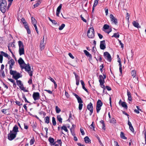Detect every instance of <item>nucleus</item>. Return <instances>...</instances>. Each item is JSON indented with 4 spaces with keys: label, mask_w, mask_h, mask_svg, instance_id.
Instances as JSON below:
<instances>
[{
    "label": "nucleus",
    "mask_w": 146,
    "mask_h": 146,
    "mask_svg": "<svg viewBox=\"0 0 146 146\" xmlns=\"http://www.w3.org/2000/svg\"><path fill=\"white\" fill-rule=\"evenodd\" d=\"M84 52L86 55L90 59H92V56L89 52L86 50H84Z\"/></svg>",
    "instance_id": "obj_19"
},
{
    "label": "nucleus",
    "mask_w": 146,
    "mask_h": 146,
    "mask_svg": "<svg viewBox=\"0 0 146 146\" xmlns=\"http://www.w3.org/2000/svg\"><path fill=\"white\" fill-rule=\"evenodd\" d=\"M11 131L14 133H17L19 131L18 130V127L17 125H15L13 127V129Z\"/></svg>",
    "instance_id": "obj_18"
},
{
    "label": "nucleus",
    "mask_w": 146,
    "mask_h": 146,
    "mask_svg": "<svg viewBox=\"0 0 146 146\" xmlns=\"http://www.w3.org/2000/svg\"><path fill=\"white\" fill-rule=\"evenodd\" d=\"M8 47L10 48L12 47L13 48H15V42H13L10 43L8 45Z\"/></svg>",
    "instance_id": "obj_24"
},
{
    "label": "nucleus",
    "mask_w": 146,
    "mask_h": 146,
    "mask_svg": "<svg viewBox=\"0 0 146 146\" xmlns=\"http://www.w3.org/2000/svg\"><path fill=\"white\" fill-rule=\"evenodd\" d=\"M41 3V0H39L37 1L36 4L34 5V6L35 8L36 7H38Z\"/></svg>",
    "instance_id": "obj_27"
},
{
    "label": "nucleus",
    "mask_w": 146,
    "mask_h": 146,
    "mask_svg": "<svg viewBox=\"0 0 146 146\" xmlns=\"http://www.w3.org/2000/svg\"><path fill=\"white\" fill-rule=\"evenodd\" d=\"M94 122H92V124L90 125V127L91 129H93V130H94V127L93 125Z\"/></svg>",
    "instance_id": "obj_52"
},
{
    "label": "nucleus",
    "mask_w": 146,
    "mask_h": 146,
    "mask_svg": "<svg viewBox=\"0 0 146 146\" xmlns=\"http://www.w3.org/2000/svg\"><path fill=\"white\" fill-rule=\"evenodd\" d=\"M0 53L2 54L3 56L5 57L8 58L9 57V55L7 53H5L3 51H1Z\"/></svg>",
    "instance_id": "obj_29"
},
{
    "label": "nucleus",
    "mask_w": 146,
    "mask_h": 146,
    "mask_svg": "<svg viewBox=\"0 0 146 146\" xmlns=\"http://www.w3.org/2000/svg\"><path fill=\"white\" fill-rule=\"evenodd\" d=\"M62 4H60L57 9L56 11V15L58 17L59 16V14L60 13V11L62 8Z\"/></svg>",
    "instance_id": "obj_17"
},
{
    "label": "nucleus",
    "mask_w": 146,
    "mask_h": 146,
    "mask_svg": "<svg viewBox=\"0 0 146 146\" xmlns=\"http://www.w3.org/2000/svg\"><path fill=\"white\" fill-rule=\"evenodd\" d=\"M16 82L17 85L21 90H23L25 92H27V90L25 89L23 84L22 83V82L21 80H17Z\"/></svg>",
    "instance_id": "obj_8"
},
{
    "label": "nucleus",
    "mask_w": 146,
    "mask_h": 146,
    "mask_svg": "<svg viewBox=\"0 0 146 146\" xmlns=\"http://www.w3.org/2000/svg\"><path fill=\"white\" fill-rule=\"evenodd\" d=\"M118 62L119 63V71H120V72L121 73V74L122 73V65H121V63L120 60V59L119 60H118Z\"/></svg>",
    "instance_id": "obj_25"
},
{
    "label": "nucleus",
    "mask_w": 146,
    "mask_h": 146,
    "mask_svg": "<svg viewBox=\"0 0 146 146\" xmlns=\"http://www.w3.org/2000/svg\"><path fill=\"white\" fill-rule=\"evenodd\" d=\"M57 120H58L60 123H62V119L60 115H58L57 117Z\"/></svg>",
    "instance_id": "obj_31"
},
{
    "label": "nucleus",
    "mask_w": 146,
    "mask_h": 146,
    "mask_svg": "<svg viewBox=\"0 0 146 146\" xmlns=\"http://www.w3.org/2000/svg\"><path fill=\"white\" fill-rule=\"evenodd\" d=\"M99 0H95L94 2L93 5L94 7H96L98 3V1Z\"/></svg>",
    "instance_id": "obj_42"
},
{
    "label": "nucleus",
    "mask_w": 146,
    "mask_h": 146,
    "mask_svg": "<svg viewBox=\"0 0 146 146\" xmlns=\"http://www.w3.org/2000/svg\"><path fill=\"white\" fill-rule=\"evenodd\" d=\"M40 47L41 50H43L44 48V44H40Z\"/></svg>",
    "instance_id": "obj_54"
},
{
    "label": "nucleus",
    "mask_w": 146,
    "mask_h": 146,
    "mask_svg": "<svg viewBox=\"0 0 146 146\" xmlns=\"http://www.w3.org/2000/svg\"><path fill=\"white\" fill-rule=\"evenodd\" d=\"M120 137H121L123 139H126L127 138L125 136L124 133L122 132H121L120 133Z\"/></svg>",
    "instance_id": "obj_33"
},
{
    "label": "nucleus",
    "mask_w": 146,
    "mask_h": 146,
    "mask_svg": "<svg viewBox=\"0 0 146 146\" xmlns=\"http://www.w3.org/2000/svg\"><path fill=\"white\" fill-rule=\"evenodd\" d=\"M77 100H78V102L80 103H83V101L81 99V98L79 97L77 99Z\"/></svg>",
    "instance_id": "obj_44"
},
{
    "label": "nucleus",
    "mask_w": 146,
    "mask_h": 146,
    "mask_svg": "<svg viewBox=\"0 0 146 146\" xmlns=\"http://www.w3.org/2000/svg\"><path fill=\"white\" fill-rule=\"evenodd\" d=\"M100 49L102 50H104L106 48V44L105 40L100 41Z\"/></svg>",
    "instance_id": "obj_15"
},
{
    "label": "nucleus",
    "mask_w": 146,
    "mask_h": 146,
    "mask_svg": "<svg viewBox=\"0 0 146 146\" xmlns=\"http://www.w3.org/2000/svg\"><path fill=\"white\" fill-rule=\"evenodd\" d=\"M104 83H105V82H103V83H102H102L100 84V85L101 86V87L103 89H105V86L104 85Z\"/></svg>",
    "instance_id": "obj_56"
},
{
    "label": "nucleus",
    "mask_w": 146,
    "mask_h": 146,
    "mask_svg": "<svg viewBox=\"0 0 146 146\" xmlns=\"http://www.w3.org/2000/svg\"><path fill=\"white\" fill-rule=\"evenodd\" d=\"M3 60V56L2 54H0V62L1 63H2Z\"/></svg>",
    "instance_id": "obj_51"
},
{
    "label": "nucleus",
    "mask_w": 146,
    "mask_h": 146,
    "mask_svg": "<svg viewBox=\"0 0 146 146\" xmlns=\"http://www.w3.org/2000/svg\"><path fill=\"white\" fill-rule=\"evenodd\" d=\"M110 122L115 123H116V120L114 118H112L111 119L110 121Z\"/></svg>",
    "instance_id": "obj_45"
},
{
    "label": "nucleus",
    "mask_w": 146,
    "mask_h": 146,
    "mask_svg": "<svg viewBox=\"0 0 146 146\" xmlns=\"http://www.w3.org/2000/svg\"><path fill=\"white\" fill-rule=\"evenodd\" d=\"M25 28L27 30V33L28 34H29L31 33V31L29 28L28 26L27 25H25Z\"/></svg>",
    "instance_id": "obj_28"
},
{
    "label": "nucleus",
    "mask_w": 146,
    "mask_h": 146,
    "mask_svg": "<svg viewBox=\"0 0 146 146\" xmlns=\"http://www.w3.org/2000/svg\"><path fill=\"white\" fill-rule=\"evenodd\" d=\"M33 97L35 101L39 100L40 98L39 93L38 92H34L33 95Z\"/></svg>",
    "instance_id": "obj_11"
},
{
    "label": "nucleus",
    "mask_w": 146,
    "mask_h": 146,
    "mask_svg": "<svg viewBox=\"0 0 146 146\" xmlns=\"http://www.w3.org/2000/svg\"><path fill=\"white\" fill-rule=\"evenodd\" d=\"M82 87L83 89H84L86 92H88V90L85 87V85L82 86Z\"/></svg>",
    "instance_id": "obj_64"
},
{
    "label": "nucleus",
    "mask_w": 146,
    "mask_h": 146,
    "mask_svg": "<svg viewBox=\"0 0 146 146\" xmlns=\"http://www.w3.org/2000/svg\"><path fill=\"white\" fill-rule=\"evenodd\" d=\"M48 141L51 144V145H54V140L52 138L50 137H49L48 139Z\"/></svg>",
    "instance_id": "obj_21"
},
{
    "label": "nucleus",
    "mask_w": 146,
    "mask_h": 146,
    "mask_svg": "<svg viewBox=\"0 0 146 146\" xmlns=\"http://www.w3.org/2000/svg\"><path fill=\"white\" fill-rule=\"evenodd\" d=\"M65 26V25L64 24H62L59 28V29L60 30H62L63 29Z\"/></svg>",
    "instance_id": "obj_39"
},
{
    "label": "nucleus",
    "mask_w": 146,
    "mask_h": 146,
    "mask_svg": "<svg viewBox=\"0 0 146 146\" xmlns=\"http://www.w3.org/2000/svg\"><path fill=\"white\" fill-rule=\"evenodd\" d=\"M10 74L12 76V77L15 80H18L17 79L20 78L22 77V76L20 73L17 72L15 70H10Z\"/></svg>",
    "instance_id": "obj_2"
},
{
    "label": "nucleus",
    "mask_w": 146,
    "mask_h": 146,
    "mask_svg": "<svg viewBox=\"0 0 146 146\" xmlns=\"http://www.w3.org/2000/svg\"><path fill=\"white\" fill-rule=\"evenodd\" d=\"M8 48L9 50V51L11 52V53L12 54V56L14 57H15V56L14 55V54L13 53V52L12 51V50L10 48L8 47Z\"/></svg>",
    "instance_id": "obj_49"
},
{
    "label": "nucleus",
    "mask_w": 146,
    "mask_h": 146,
    "mask_svg": "<svg viewBox=\"0 0 146 146\" xmlns=\"http://www.w3.org/2000/svg\"><path fill=\"white\" fill-rule=\"evenodd\" d=\"M45 122L47 124L49 123V118L48 116L46 117L44 119Z\"/></svg>",
    "instance_id": "obj_30"
},
{
    "label": "nucleus",
    "mask_w": 146,
    "mask_h": 146,
    "mask_svg": "<svg viewBox=\"0 0 146 146\" xmlns=\"http://www.w3.org/2000/svg\"><path fill=\"white\" fill-rule=\"evenodd\" d=\"M19 47V53L20 56L25 54V50L24 44L23 42L21 41L18 42Z\"/></svg>",
    "instance_id": "obj_3"
},
{
    "label": "nucleus",
    "mask_w": 146,
    "mask_h": 146,
    "mask_svg": "<svg viewBox=\"0 0 146 146\" xmlns=\"http://www.w3.org/2000/svg\"><path fill=\"white\" fill-rule=\"evenodd\" d=\"M17 134L13 132L11 130L10 131L8 135V139L10 141L13 140L16 137Z\"/></svg>",
    "instance_id": "obj_6"
},
{
    "label": "nucleus",
    "mask_w": 146,
    "mask_h": 146,
    "mask_svg": "<svg viewBox=\"0 0 146 146\" xmlns=\"http://www.w3.org/2000/svg\"><path fill=\"white\" fill-rule=\"evenodd\" d=\"M133 25L135 27L137 28H140V26L139 25V24L135 21H134L133 22Z\"/></svg>",
    "instance_id": "obj_23"
},
{
    "label": "nucleus",
    "mask_w": 146,
    "mask_h": 146,
    "mask_svg": "<svg viewBox=\"0 0 146 146\" xmlns=\"http://www.w3.org/2000/svg\"><path fill=\"white\" fill-rule=\"evenodd\" d=\"M15 103L17 104L19 106H20L21 105H22V104L20 102L16 101L15 102Z\"/></svg>",
    "instance_id": "obj_53"
},
{
    "label": "nucleus",
    "mask_w": 146,
    "mask_h": 146,
    "mask_svg": "<svg viewBox=\"0 0 146 146\" xmlns=\"http://www.w3.org/2000/svg\"><path fill=\"white\" fill-rule=\"evenodd\" d=\"M80 17L81 20H82L84 22H85V23L87 22L86 20L84 18V17L82 16V15H80Z\"/></svg>",
    "instance_id": "obj_50"
},
{
    "label": "nucleus",
    "mask_w": 146,
    "mask_h": 146,
    "mask_svg": "<svg viewBox=\"0 0 146 146\" xmlns=\"http://www.w3.org/2000/svg\"><path fill=\"white\" fill-rule=\"evenodd\" d=\"M129 15L128 13H127L126 16V19L128 21L129 20Z\"/></svg>",
    "instance_id": "obj_58"
},
{
    "label": "nucleus",
    "mask_w": 146,
    "mask_h": 146,
    "mask_svg": "<svg viewBox=\"0 0 146 146\" xmlns=\"http://www.w3.org/2000/svg\"><path fill=\"white\" fill-rule=\"evenodd\" d=\"M104 56L107 60L110 62L111 60V57L110 54L107 52H106L104 53Z\"/></svg>",
    "instance_id": "obj_9"
},
{
    "label": "nucleus",
    "mask_w": 146,
    "mask_h": 146,
    "mask_svg": "<svg viewBox=\"0 0 146 146\" xmlns=\"http://www.w3.org/2000/svg\"><path fill=\"white\" fill-rule=\"evenodd\" d=\"M87 109L90 111V115H91L93 111V107L92 104L91 102H90L87 106Z\"/></svg>",
    "instance_id": "obj_10"
},
{
    "label": "nucleus",
    "mask_w": 146,
    "mask_h": 146,
    "mask_svg": "<svg viewBox=\"0 0 146 146\" xmlns=\"http://www.w3.org/2000/svg\"><path fill=\"white\" fill-rule=\"evenodd\" d=\"M18 62L20 65L21 68L22 67L23 65L25 64V63L24 61L21 57L18 60Z\"/></svg>",
    "instance_id": "obj_16"
},
{
    "label": "nucleus",
    "mask_w": 146,
    "mask_h": 146,
    "mask_svg": "<svg viewBox=\"0 0 146 146\" xmlns=\"http://www.w3.org/2000/svg\"><path fill=\"white\" fill-rule=\"evenodd\" d=\"M80 132H81V133L82 134V135H84V134H85V133H84V132L83 129H81V128L80 129Z\"/></svg>",
    "instance_id": "obj_63"
},
{
    "label": "nucleus",
    "mask_w": 146,
    "mask_h": 146,
    "mask_svg": "<svg viewBox=\"0 0 146 146\" xmlns=\"http://www.w3.org/2000/svg\"><path fill=\"white\" fill-rule=\"evenodd\" d=\"M31 21L33 25L35 24H36V21L34 17H31Z\"/></svg>",
    "instance_id": "obj_32"
},
{
    "label": "nucleus",
    "mask_w": 146,
    "mask_h": 146,
    "mask_svg": "<svg viewBox=\"0 0 146 146\" xmlns=\"http://www.w3.org/2000/svg\"><path fill=\"white\" fill-rule=\"evenodd\" d=\"M87 36L90 38H93L94 36V28H90L87 32Z\"/></svg>",
    "instance_id": "obj_5"
},
{
    "label": "nucleus",
    "mask_w": 146,
    "mask_h": 146,
    "mask_svg": "<svg viewBox=\"0 0 146 146\" xmlns=\"http://www.w3.org/2000/svg\"><path fill=\"white\" fill-rule=\"evenodd\" d=\"M119 35L118 33H115L114 34L112 37H114L116 38H118L119 37Z\"/></svg>",
    "instance_id": "obj_37"
},
{
    "label": "nucleus",
    "mask_w": 146,
    "mask_h": 146,
    "mask_svg": "<svg viewBox=\"0 0 146 146\" xmlns=\"http://www.w3.org/2000/svg\"><path fill=\"white\" fill-rule=\"evenodd\" d=\"M109 26L107 24H105L103 26V28L105 30L108 29L109 28Z\"/></svg>",
    "instance_id": "obj_41"
},
{
    "label": "nucleus",
    "mask_w": 146,
    "mask_h": 146,
    "mask_svg": "<svg viewBox=\"0 0 146 146\" xmlns=\"http://www.w3.org/2000/svg\"><path fill=\"white\" fill-rule=\"evenodd\" d=\"M131 74L132 76H133V78H135L136 75V72L135 70H132L131 72Z\"/></svg>",
    "instance_id": "obj_34"
},
{
    "label": "nucleus",
    "mask_w": 146,
    "mask_h": 146,
    "mask_svg": "<svg viewBox=\"0 0 146 146\" xmlns=\"http://www.w3.org/2000/svg\"><path fill=\"white\" fill-rule=\"evenodd\" d=\"M121 105L123 107L125 108V109H127V106L125 102H122L121 104Z\"/></svg>",
    "instance_id": "obj_26"
},
{
    "label": "nucleus",
    "mask_w": 146,
    "mask_h": 146,
    "mask_svg": "<svg viewBox=\"0 0 146 146\" xmlns=\"http://www.w3.org/2000/svg\"><path fill=\"white\" fill-rule=\"evenodd\" d=\"M21 69H25L26 71L28 72V73L30 76H31L33 75L32 71L31 70L30 66L29 65H27L25 64L21 68Z\"/></svg>",
    "instance_id": "obj_4"
},
{
    "label": "nucleus",
    "mask_w": 146,
    "mask_h": 146,
    "mask_svg": "<svg viewBox=\"0 0 146 146\" xmlns=\"http://www.w3.org/2000/svg\"><path fill=\"white\" fill-rule=\"evenodd\" d=\"M36 24H35L34 25H34V27L35 28V30L36 31L37 33H38V29H37V26H36Z\"/></svg>",
    "instance_id": "obj_59"
},
{
    "label": "nucleus",
    "mask_w": 146,
    "mask_h": 146,
    "mask_svg": "<svg viewBox=\"0 0 146 146\" xmlns=\"http://www.w3.org/2000/svg\"><path fill=\"white\" fill-rule=\"evenodd\" d=\"M7 2L5 0H1L0 3V9L3 13L5 12L7 8Z\"/></svg>",
    "instance_id": "obj_1"
},
{
    "label": "nucleus",
    "mask_w": 146,
    "mask_h": 146,
    "mask_svg": "<svg viewBox=\"0 0 146 146\" xmlns=\"http://www.w3.org/2000/svg\"><path fill=\"white\" fill-rule=\"evenodd\" d=\"M103 105L102 102V101L99 100L97 103L96 110L97 113H98L101 109V107Z\"/></svg>",
    "instance_id": "obj_7"
},
{
    "label": "nucleus",
    "mask_w": 146,
    "mask_h": 146,
    "mask_svg": "<svg viewBox=\"0 0 146 146\" xmlns=\"http://www.w3.org/2000/svg\"><path fill=\"white\" fill-rule=\"evenodd\" d=\"M118 41L119 42V43L120 45L121 46V48L123 49L124 47V44L121 42V40H118Z\"/></svg>",
    "instance_id": "obj_43"
},
{
    "label": "nucleus",
    "mask_w": 146,
    "mask_h": 146,
    "mask_svg": "<svg viewBox=\"0 0 146 146\" xmlns=\"http://www.w3.org/2000/svg\"><path fill=\"white\" fill-rule=\"evenodd\" d=\"M127 94L128 96V100L130 101H131L132 100V98L131 96V94L130 91L127 90Z\"/></svg>",
    "instance_id": "obj_20"
},
{
    "label": "nucleus",
    "mask_w": 146,
    "mask_h": 146,
    "mask_svg": "<svg viewBox=\"0 0 146 146\" xmlns=\"http://www.w3.org/2000/svg\"><path fill=\"white\" fill-rule=\"evenodd\" d=\"M48 19H49V20L54 25H56V24H57V22L55 20H52L49 17L48 18Z\"/></svg>",
    "instance_id": "obj_40"
},
{
    "label": "nucleus",
    "mask_w": 146,
    "mask_h": 146,
    "mask_svg": "<svg viewBox=\"0 0 146 146\" xmlns=\"http://www.w3.org/2000/svg\"><path fill=\"white\" fill-rule=\"evenodd\" d=\"M56 112L57 113H59L61 111V110L57 106H56L55 107Z\"/></svg>",
    "instance_id": "obj_36"
},
{
    "label": "nucleus",
    "mask_w": 146,
    "mask_h": 146,
    "mask_svg": "<svg viewBox=\"0 0 146 146\" xmlns=\"http://www.w3.org/2000/svg\"><path fill=\"white\" fill-rule=\"evenodd\" d=\"M111 21L115 25H116L117 23V19H116L113 15L112 14H111L110 15Z\"/></svg>",
    "instance_id": "obj_13"
},
{
    "label": "nucleus",
    "mask_w": 146,
    "mask_h": 146,
    "mask_svg": "<svg viewBox=\"0 0 146 146\" xmlns=\"http://www.w3.org/2000/svg\"><path fill=\"white\" fill-rule=\"evenodd\" d=\"M84 140L85 143H90V140L88 136H86L84 138Z\"/></svg>",
    "instance_id": "obj_22"
},
{
    "label": "nucleus",
    "mask_w": 146,
    "mask_h": 146,
    "mask_svg": "<svg viewBox=\"0 0 146 146\" xmlns=\"http://www.w3.org/2000/svg\"><path fill=\"white\" fill-rule=\"evenodd\" d=\"M9 70H12L13 66L15 64V62L14 60L12 59H11L10 61H9Z\"/></svg>",
    "instance_id": "obj_14"
},
{
    "label": "nucleus",
    "mask_w": 146,
    "mask_h": 146,
    "mask_svg": "<svg viewBox=\"0 0 146 146\" xmlns=\"http://www.w3.org/2000/svg\"><path fill=\"white\" fill-rule=\"evenodd\" d=\"M68 55L72 59L74 58V57L72 55L71 53H68Z\"/></svg>",
    "instance_id": "obj_60"
},
{
    "label": "nucleus",
    "mask_w": 146,
    "mask_h": 146,
    "mask_svg": "<svg viewBox=\"0 0 146 146\" xmlns=\"http://www.w3.org/2000/svg\"><path fill=\"white\" fill-rule=\"evenodd\" d=\"M35 140L34 139H31L30 141V145H33L34 144V143L35 142Z\"/></svg>",
    "instance_id": "obj_47"
},
{
    "label": "nucleus",
    "mask_w": 146,
    "mask_h": 146,
    "mask_svg": "<svg viewBox=\"0 0 146 146\" xmlns=\"http://www.w3.org/2000/svg\"><path fill=\"white\" fill-rule=\"evenodd\" d=\"M129 128L131 131H132L133 132H134V129L132 125L129 126Z\"/></svg>",
    "instance_id": "obj_57"
},
{
    "label": "nucleus",
    "mask_w": 146,
    "mask_h": 146,
    "mask_svg": "<svg viewBox=\"0 0 146 146\" xmlns=\"http://www.w3.org/2000/svg\"><path fill=\"white\" fill-rule=\"evenodd\" d=\"M75 78L76 81H79L80 77L78 75L75 76Z\"/></svg>",
    "instance_id": "obj_62"
},
{
    "label": "nucleus",
    "mask_w": 146,
    "mask_h": 146,
    "mask_svg": "<svg viewBox=\"0 0 146 146\" xmlns=\"http://www.w3.org/2000/svg\"><path fill=\"white\" fill-rule=\"evenodd\" d=\"M62 130H63L66 132H68V131L66 126L64 125H63V126L61 127Z\"/></svg>",
    "instance_id": "obj_35"
},
{
    "label": "nucleus",
    "mask_w": 146,
    "mask_h": 146,
    "mask_svg": "<svg viewBox=\"0 0 146 146\" xmlns=\"http://www.w3.org/2000/svg\"><path fill=\"white\" fill-rule=\"evenodd\" d=\"M83 106V104L82 103H80L79 105V109L80 110H81L82 109V108Z\"/></svg>",
    "instance_id": "obj_46"
},
{
    "label": "nucleus",
    "mask_w": 146,
    "mask_h": 146,
    "mask_svg": "<svg viewBox=\"0 0 146 146\" xmlns=\"http://www.w3.org/2000/svg\"><path fill=\"white\" fill-rule=\"evenodd\" d=\"M23 100H25V102H27V103H30L27 100V99H26V98L25 97V95L23 96Z\"/></svg>",
    "instance_id": "obj_48"
},
{
    "label": "nucleus",
    "mask_w": 146,
    "mask_h": 146,
    "mask_svg": "<svg viewBox=\"0 0 146 146\" xmlns=\"http://www.w3.org/2000/svg\"><path fill=\"white\" fill-rule=\"evenodd\" d=\"M21 21L24 24L26 23V21L25 19L23 18H22L21 19Z\"/></svg>",
    "instance_id": "obj_61"
},
{
    "label": "nucleus",
    "mask_w": 146,
    "mask_h": 146,
    "mask_svg": "<svg viewBox=\"0 0 146 146\" xmlns=\"http://www.w3.org/2000/svg\"><path fill=\"white\" fill-rule=\"evenodd\" d=\"M103 76L102 75H100L99 76V82L100 84L103 83V82H105L104 79H106V75L104 73L103 74Z\"/></svg>",
    "instance_id": "obj_12"
},
{
    "label": "nucleus",
    "mask_w": 146,
    "mask_h": 146,
    "mask_svg": "<svg viewBox=\"0 0 146 146\" xmlns=\"http://www.w3.org/2000/svg\"><path fill=\"white\" fill-rule=\"evenodd\" d=\"M48 78L53 83L54 82H55L54 79L50 76H49Z\"/></svg>",
    "instance_id": "obj_55"
},
{
    "label": "nucleus",
    "mask_w": 146,
    "mask_h": 146,
    "mask_svg": "<svg viewBox=\"0 0 146 146\" xmlns=\"http://www.w3.org/2000/svg\"><path fill=\"white\" fill-rule=\"evenodd\" d=\"M52 123L53 125L55 126L56 125V122L55 120V119L54 117H52Z\"/></svg>",
    "instance_id": "obj_38"
}]
</instances>
